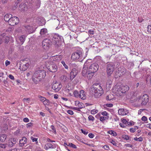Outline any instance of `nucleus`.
Returning <instances> with one entry per match:
<instances>
[{
	"mask_svg": "<svg viewBox=\"0 0 151 151\" xmlns=\"http://www.w3.org/2000/svg\"><path fill=\"white\" fill-rule=\"evenodd\" d=\"M121 120H122V122L123 123H124L125 124H126L127 123H128L126 119H121Z\"/></svg>",
	"mask_w": 151,
	"mask_h": 151,
	"instance_id": "59",
	"label": "nucleus"
},
{
	"mask_svg": "<svg viewBox=\"0 0 151 151\" xmlns=\"http://www.w3.org/2000/svg\"><path fill=\"white\" fill-rule=\"evenodd\" d=\"M20 134V131L19 129L17 130L14 132V134L16 135H18Z\"/></svg>",
	"mask_w": 151,
	"mask_h": 151,
	"instance_id": "43",
	"label": "nucleus"
},
{
	"mask_svg": "<svg viewBox=\"0 0 151 151\" xmlns=\"http://www.w3.org/2000/svg\"><path fill=\"white\" fill-rule=\"evenodd\" d=\"M136 131V128H131L130 129V131L132 133Z\"/></svg>",
	"mask_w": 151,
	"mask_h": 151,
	"instance_id": "62",
	"label": "nucleus"
},
{
	"mask_svg": "<svg viewBox=\"0 0 151 151\" xmlns=\"http://www.w3.org/2000/svg\"><path fill=\"white\" fill-rule=\"evenodd\" d=\"M114 65L113 63L108 64L107 66L106 71L108 77H109L112 73L114 69Z\"/></svg>",
	"mask_w": 151,
	"mask_h": 151,
	"instance_id": "8",
	"label": "nucleus"
},
{
	"mask_svg": "<svg viewBox=\"0 0 151 151\" xmlns=\"http://www.w3.org/2000/svg\"><path fill=\"white\" fill-rule=\"evenodd\" d=\"M50 38L52 40V42L57 46H59L61 42L63 41V37L59 35H51Z\"/></svg>",
	"mask_w": 151,
	"mask_h": 151,
	"instance_id": "5",
	"label": "nucleus"
},
{
	"mask_svg": "<svg viewBox=\"0 0 151 151\" xmlns=\"http://www.w3.org/2000/svg\"><path fill=\"white\" fill-rule=\"evenodd\" d=\"M103 148H104V149L106 150H108L109 149V146L108 145H104L103 147Z\"/></svg>",
	"mask_w": 151,
	"mask_h": 151,
	"instance_id": "61",
	"label": "nucleus"
},
{
	"mask_svg": "<svg viewBox=\"0 0 151 151\" xmlns=\"http://www.w3.org/2000/svg\"><path fill=\"white\" fill-rule=\"evenodd\" d=\"M87 61H86L84 63L83 67V68L82 71V75L83 76L86 77V76L87 75L88 70L87 69V68L86 66L87 65Z\"/></svg>",
	"mask_w": 151,
	"mask_h": 151,
	"instance_id": "14",
	"label": "nucleus"
},
{
	"mask_svg": "<svg viewBox=\"0 0 151 151\" xmlns=\"http://www.w3.org/2000/svg\"><path fill=\"white\" fill-rule=\"evenodd\" d=\"M129 89V87L127 85L121 86L116 85L112 88V92L117 96H120L127 91Z\"/></svg>",
	"mask_w": 151,
	"mask_h": 151,
	"instance_id": "2",
	"label": "nucleus"
},
{
	"mask_svg": "<svg viewBox=\"0 0 151 151\" xmlns=\"http://www.w3.org/2000/svg\"><path fill=\"white\" fill-rule=\"evenodd\" d=\"M46 76L45 71L44 70L39 69L36 70L32 77V79L35 84L38 83L42 79Z\"/></svg>",
	"mask_w": 151,
	"mask_h": 151,
	"instance_id": "1",
	"label": "nucleus"
},
{
	"mask_svg": "<svg viewBox=\"0 0 151 151\" xmlns=\"http://www.w3.org/2000/svg\"><path fill=\"white\" fill-rule=\"evenodd\" d=\"M78 73V71L75 68L73 69L70 73V78L72 80L75 77Z\"/></svg>",
	"mask_w": 151,
	"mask_h": 151,
	"instance_id": "15",
	"label": "nucleus"
},
{
	"mask_svg": "<svg viewBox=\"0 0 151 151\" xmlns=\"http://www.w3.org/2000/svg\"><path fill=\"white\" fill-rule=\"evenodd\" d=\"M110 142L112 143L114 145L116 146V143L113 140H112L111 142Z\"/></svg>",
	"mask_w": 151,
	"mask_h": 151,
	"instance_id": "64",
	"label": "nucleus"
},
{
	"mask_svg": "<svg viewBox=\"0 0 151 151\" xmlns=\"http://www.w3.org/2000/svg\"><path fill=\"white\" fill-rule=\"evenodd\" d=\"M62 58V56L60 55H56L55 56H52L50 58L51 61H59Z\"/></svg>",
	"mask_w": 151,
	"mask_h": 151,
	"instance_id": "17",
	"label": "nucleus"
},
{
	"mask_svg": "<svg viewBox=\"0 0 151 151\" xmlns=\"http://www.w3.org/2000/svg\"><path fill=\"white\" fill-rule=\"evenodd\" d=\"M149 97L146 94H145L142 96H139L137 98V101L141 102L142 106H145L149 101Z\"/></svg>",
	"mask_w": 151,
	"mask_h": 151,
	"instance_id": "7",
	"label": "nucleus"
},
{
	"mask_svg": "<svg viewBox=\"0 0 151 151\" xmlns=\"http://www.w3.org/2000/svg\"><path fill=\"white\" fill-rule=\"evenodd\" d=\"M7 137L6 135L4 134H0V141L2 142L5 141Z\"/></svg>",
	"mask_w": 151,
	"mask_h": 151,
	"instance_id": "26",
	"label": "nucleus"
},
{
	"mask_svg": "<svg viewBox=\"0 0 151 151\" xmlns=\"http://www.w3.org/2000/svg\"><path fill=\"white\" fill-rule=\"evenodd\" d=\"M92 94L95 97L97 98L101 96L103 93V89L99 84H94L91 88Z\"/></svg>",
	"mask_w": 151,
	"mask_h": 151,
	"instance_id": "3",
	"label": "nucleus"
},
{
	"mask_svg": "<svg viewBox=\"0 0 151 151\" xmlns=\"http://www.w3.org/2000/svg\"><path fill=\"white\" fill-rule=\"evenodd\" d=\"M94 73H93V72L89 71V70H88V73L87 75L86 76V77H87L88 79H91L94 75Z\"/></svg>",
	"mask_w": 151,
	"mask_h": 151,
	"instance_id": "28",
	"label": "nucleus"
},
{
	"mask_svg": "<svg viewBox=\"0 0 151 151\" xmlns=\"http://www.w3.org/2000/svg\"><path fill=\"white\" fill-rule=\"evenodd\" d=\"M51 41L49 39H45L42 42V45L43 48L45 50L48 49L51 45Z\"/></svg>",
	"mask_w": 151,
	"mask_h": 151,
	"instance_id": "9",
	"label": "nucleus"
},
{
	"mask_svg": "<svg viewBox=\"0 0 151 151\" xmlns=\"http://www.w3.org/2000/svg\"><path fill=\"white\" fill-rule=\"evenodd\" d=\"M23 120L25 122H29V119L27 118H24L23 119Z\"/></svg>",
	"mask_w": 151,
	"mask_h": 151,
	"instance_id": "58",
	"label": "nucleus"
},
{
	"mask_svg": "<svg viewBox=\"0 0 151 151\" xmlns=\"http://www.w3.org/2000/svg\"><path fill=\"white\" fill-rule=\"evenodd\" d=\"M81 131L82 133H83L85 135H86L88 133V132L86 131L85 130H83V129H81Z\"/></svg>",
	"mask_w": 151,
	"mask_h": 151,
	"instance_id": "54",
	"label": "nucleus"
},
{
	"mask_svg": "<svg viewBox=\"0 0 151 151\" xmlns=\"http://www.w3.org/2000/svg\"><path fill=\"white\" fill-rule=\"evenodd\" d=\"M55 146V145L53 144H52L50 143H49L46 144L45 145V149L46 150H47L48 149L50 148H53Z\"/></svg>",
	"mask_w": 151,
	"mask_h": 151,
	"instance_id": "23",
	"label": "nucleus"
},
{
	"mask_svg": "<svg viewBox=\"0 0 151 151\" xmlns=\"http://www.w3.org/2000/svg\"><path fill=\"white\" fill-rule=\"evenodd\" d=\"M108 133L112 135L113 136H116L117 135V133L114 131L109 130L108 132Z\"/></svg>",
	"mask_w": 151,
	"mask_h": 151,
	"instance_id": "33",
	"label": "nucleus"
},
{
	"mask_svg": "<svg viewBox=\"0 0 151 151\" xmlns=\"http://www.w3.org/2000/svg\"><path fill=\"white\" fill-rule=\"evenodd\" d=\"M22 70H25L28 68L29 67V63H24L23 62V63L22 64H22H21L20 67L22 66Z\"/></svg>",
	"mask_w": 151,
	"mask_h": 151,
	"instance_id": "22",
	"label": "nucleus"
},
{
	"mask_svg": "<svg viewBox=\"0 0 151 151\" xmlns=\"http://www.w3.org/2000/svg\"><path fill=\"white\" fill-rule=\"evenodd\" d=\"M25 37L24 35H22L19 38V40L20 41L21 45H22L24 42Z\"/></svg>",
	"mask_w": 151,
	"mask_h": 151,
	"instance_id": "30",
	"label": "nucleus"
},
{
	"mask_svg": "<svg viewBox=\"0 0 151 151\" xmlns=\"http://www.w3.org/2000/svg\"><path fill=\"white\" fill-rule=\"evenodd\" d=\"M122 137L123 139L126 140H129V136L127 135H123Z\"/></svg>",
	"mask_w": 151,
	"mask_h": 151,
	"instance_id": "36",
	"label": "nucleus"
},
{
	"mask_svg": "<svg viewBox=\"0 0 151 151\" xmlns=\"http://www.w3.org/2000/svg\"><path fill=\"white\" fill-rule=\"evenodd\" d=\"M43 104L45 105H48L50 104V101L46 99L43 102Z\"/></svg>",
	"mask_w": 151,
	"mask_h": 151,
	"instance_id": "38",
	"label": "nucleus"
},
{
	"mask_svg": "<svg viewBox=\"0 0 151 151\" xmlns=\"http://www.w3.org/2000/svg\"><path fill=\"white\" fill-rule=\"evenodd\" d=\"M147 80L150 81V83H151V73L147 77Z\"/></svg>",
	"mask_w": 151,
	"mask_h": 151,
	"instance_id": "53",
	"label": "nucleus"
},
{
	"mask_svg": "<svg viewBox=\"0 0 151 151\" xmlns=\"http://www.w3.org/2000/svg\"><path fill=\"white\" fill-rule=\"evenodd\" d=\"M30 101V98L25 99L24 98L23 99V101L24 102H26L27 103H29V102Z\"/></svg>",
	"mask_w": 151,
	"mask_h": 151,
	"instance_id": "46",
	"label": "nucleus"
},
{
	"mask_svg": "<svg viewBox=\"0 0 151 151\" xmlns=\"http://www.w3.org/2000/svg\"><path fill=\"white\" fill-rule=\"evenodd\" d=\"M31 139L32 140L33 142H36L37 143V138L31 137Z\"/></svg>",
	"mask_w": 151,
	"mask_h": 151,
	"instance_id": "49",
	"label": "nucleus"
},
{
	"mask_svg": "<svg viewBox=\"0 0 151 151\" xmlns=\"http://www.w3.org/2000/svg\"><path fill=\"white\" fill-rule=\"evenodd\" d=\"M99 66L97 63H93L89 67L88 70L95 73L98 70Z\"/></svg>",
	"mask_w": 151,
	"mask_h": 151,
	"instance_id": "11",
	"label": "nucleus"
},
{
	"mask_svg": "<svg viewBox=\"0 0 151 151\" xmlns=\"http://www.w3.org/2000/svg\"><path fill=\"white\" fill-rule=\"evenodd\" d=\"M128 111L126 109H120L118 110V113L119 115H125L128 113Z\"/></svg>",
	"mask_w": 151,
	"mask_h": 151,
	"instance_id": "16",
	"label": "nucleus"
},
{
	"mask_svg": "<svg viewBox=\"0 0 151 151\" xmlns=\"http://www.w3.org/2000/svg\"><path fill=\"white\" fill-rule=\"evenodd\" d=\"M9 37L6 36L4 39V41L5 42L8 43L9 41Z\"/></svg>",
	"mask_w": 151,
	"mask_h": 151,
	"instance_id": "51",
	"label": "nucleus"
},
{
	"mask_svg": "<svg viewBox=\"0 0 151 151\" xmlns=\"http://www.w3.org/2000/svg\"><path fill=\"white\" fill-rule=\"evenodd\" d=\"M10 20L8 22V24L11 26H14L17 24L19 22V19L18 18L16 17H10Z\"/></svg>",
	"mask_w": 151,
	"mask_h": 151,
	"instance_id": "10",
	"label": "nucleus"
},
{
	"mask_svg": "<svg viewBox=\"0 0 151 151\" xmlns=\"http://www.w3.org/2000/svg\"><path fill=\"white\" fill-rule=\"evenodd\" d=\"M18 139L16 138H11L6 143L8 149L14 146L17 142Z\"/></svg>",
	"mask_w": 151,
	"mask_h": 151,
	"instance_id": "12",
	"label": "nucleus"
},
{
	"mask_svg": "<svg viewBox=\"0 0 151 151\" xmlns=\"http://www.w3.org/2000/svg\"><path fill=\"white\" fill-rule=\"evenodd\" d=\"M88 119L89 121H93L94 120V118L92 115H90L88 117Z\"/></svg>",
	"mask_w": 151,
	"mask_h": 151,
	"instance_id": "39",
	"label": "nucleus"
},
{
	"mask_svg": "<svg viewBox=\"0 0 151 151\" xmlns=\"http://www.w3.org/2000/svg\"><path fill=\"white\" fill-rule=\"evenodd\" d=\"M47 68L51 72H55L57 70V67L55 64L52 61L49 60L45 62Z\"/></svg>",
	"mask_w": 151,
	"mask_h": 151,
	"instance_id": "6",
	"label": "nucleus"
},
{
	"mask_svg": "<svg viewBox=\"0 0 151 151\" xmlns=\"http://www.w3.org/2000/svg\"><path fill=\"white\" fill-rule=\"evenodd\" d=\"M40 33L42 37H44L45 35L47 34V29L45 28L42 29L40 30Z\"/></svg>",
	"mask_w": 151,
	"mask_h": 151,
	"instance_id": "21",
	"label": "nucleus"
},
{
	"mask_svg": "<svg viewBox=\"0 0 151 151\" xmlns=\"http://www.w3.org/2000/svg\"><path fill=\"white\" fill-rule=\"evenodd\" d=\"M80 91L79 92L77 90H75L73 92L74 96L76 98H80Z\"/></svg>",
	"mask_w": 151,
	"mask_h": 151,
	"instance_id": "31",
	"label": "nucleus"
},
{
	"mask_svg": "<svg viewBox=\"0 0 151 151\" xmlns=\"http://www.w3.org/2000/svg\"><path fill=\"white\" fill-rule=\"evenodd\" d=\"M26 31L29 34L33 32V29L32 27L28 25L25 27Z\"/></svg>",
	"mask_w": 151,
	"mask_h": 151,
	"instance_id": "20",
	"label": "nucleus"
},
{
	"mask_svg": "<svg viewBox=\"0 0 151 151\" xmlns=\"http://www.w3.org/2000/svg\"><path fill=\"white\" fill-rule=\"evenodd\" d=\"M141 119L142 121H145L147 120V118L145 116H143L142 117Z\"/></svg>",
	"mask_w": 151,
	"mask_h": 151,
	"instance_id": "57",
	"label": "nucleus"
},
{
	"mask_svg": "<svg viewBox=\"0 0 151 151\" xmlns=\"http://www.w3.org/2000/svg\"><path fill=\"white\" fill-rule=\"evenodd\" d=\"M19 7L21 8L22 10L25 11L27 9V6L26 4H23L20 5Z\"/></svg>",
	"mask_w": 151,
	"mask_h": 151,
	"instance_id": "29",
	"label": "nucleus"
},
{
	"mask_svg": "<svg viewBox=\"0 0 151 151\" xmlns=\"http://www.w3.org/2000/svg\"><path fill=\"white\" fill-rule=\"evenodd\" d=\"M12 16V15L11 14H6L4 17V20L6 22H9V20H10V17H11Z\"/></svg>",
	"mask_w": 151,
	"mask_h": 151,
	"instance_id": "24",
	"label": "nucleus"
},
{
	"mask_svg": "<svg viewBox=\"0 0 151 151\" xmlns=\"http://www.w3.org/2000/svg\"><path fill=\"white\" fill-rule=\"evenodd\" d=\"M134 139L135 140L140 142L142 141L143 140L142 138L141 137H140L139 138H137V137H135L134 138Z\"/></svg>",
	"mask_w": 151,
	"mask_h": 151,
	"instance_id": "35",
	"label": "nucleus"
},
{
	"mask_svg": "<svg viewBox=\"0 0 151 151\" xmlns=\"http://www.w3.org/2000/svg\"><path fill=\"white\" fill-rule=\"evenodd\" d=\"M68 146L75 149H76L77 148L76 146L75 145L73 144L72 143H68Z\"/></svg>",
	"mask_w": 151,
	"mask_h": 151,
	"instance_id": "37",
	"label": "nucleus"
},
{
	"mask_svg": "<svg viewBox=\"0 0 151 151\" xmlns=\"http://www.w3.org/2000/svg\"><path fill=\"white\" fill-rule=\"evenodd\" d=\"M35 6L37 8H39L40 5L41 1L40 0H35L34 1Z\"/></svg>",
	"mask_w": 151,
	"mask_h": 151,
	"instance_id": "27",
	"label": "nucleus"
},
{
	"mask_svg": "<svg viewBox=\"0 0 151 151\" xmlns=\"http://www.w3.org/2000/svg\"><path fill=\"white\" fill-rule=\"evenodd\" d=\"M7 151H17V149L16 148H14V149H10V148H9L7 150Z\"/></svg>",
	"mask_w": 151,
	"mask_h": 151,
	"instance_id": "55",
	"label": "nucleus"
},
{
	"mask_svg": "<svg viewBox=\"0 0 151 151\" xmlns=\"http://www.w3.org/2000/svg\"><path fill=\"white\" fill-rule=\"evenodd\" d=\"M61 63L63 65V66L65 68H66V69H68V66H67V65L65 64V62L64 61H62Z\"/></svg>",
	"mask_w": 151,
	"mask_h": 151,
	"instance_id": "42",
	"label": "nucleus"
},
{
	"mask_svg": "<svg viewBox=\"0 0 151 151\" xmlns=\"http://www.w3.org/2000/svg\"><path fill=\"white\" fill-rule=\"evenodd\" d=\"M51 129H52L53 131V132L55 134H56V130L55 127L53 125H51Z\"/></svg>",
	"mask_w": 151,
	"mask_h": 151,
	"instance_id": "52",
	"label": "nucleus"
},
{
	"mask_svg": "<svg viewBox=\"0 0 151 151\" xmlns=\"http://www.w3.org/2000/svg\"><path fill=\"white\" fill-rule=\"evenodd\" d=\"M62 85L56 82L53 84L52 88V89L55 91L58 92L60 89Z\"/></svg>",
	"mask_w": 151,
	"mask_h": 151,
	"instance_id": "13",
	"label": "nucleus"
},
{
	"mask_svg": "<svg viewBox=\"0 0 151 151\" xmlns=\"http://www.w3.org/2000/svg\"><path fill=\"white\" fill-rule=\"evenodd\" d=\"M75 105L76 106H78L79 107H80L79 104H80V102L78 101H76L75 102Z\"/></svg>",
	"mask_w": 151,
	"mask_h": 151,
	"instance_id": "60",
	"label": "nucleus"
},
{
	"mask_svg": "<svg viewBox=\"0 0 151 151\" xmlns=\"http://www.w3.org/2000/svg\"><path fill=\"white\" fill-rule=\"evenodd\" d=\"M98 111V110L93 109L91 111V114H95L96 113H97Z\"/></svg>",
	"mask_w": 151,
	"mask_h": 151,
	"instance_id": "48",
	"label": "nucleus"
},
{
	"mask_svg": "<svg viewBox=\"0 0 151 151\" xmlns=\"http://www.w3.org/2000/svg\"><path fill=\"white\" fill-rule=\"evenodd\" d=\"M94 135L93 134L91 133H89L88 134L89 137L91 138H93L94 137Z\"/></svg>",
	"mask_w": 151,
	"mask_h": 151,
	"instance_id": "56",
	"label": "nucleus"
},
{
	"mask_svg": "<svg viewBox=\"0 0 151 151\" xmlns=\"http://www.w3.org/2000/svg\"><path fill=\"white\" fill-rule=\"evenodd\" d=\"M27 142V138L25 137H23L19 141V145L21 147L24 146Z\"/></svg>",
	"mask_w": 151,
	"mask_h": 151,
	"instance_id": "18",
	"label": "nucleus"
},
{
	"mask_svg": "<svg viewBox=\"0 0 151 151\" xmlns=\"http://www.w3.org/2000/svg\"><path fill=\"white\" fill-rule=\"evenodd\" d=\"M35 0H27V2L29 5V7L30 8L35 6L34 1Z\"/></svg>",
	"mask_w": 151,
	"mask_h": 151,
	"instance_id": "25",
	"label": "nucleus"
},
{
	"mask_svg": "<svg viewBox=\"0 0 151 151\" xmlns=\"http://www.w3.org/2000/svg\"><path fill=\"white\" fill-rule=\"evenodd\" d=\"M80 98L81 99L84 100L86 98L85 93L83 90H81L80 91Z\"/></svg>",
	"mask_w": 151,
	"mask_h": 151,
	"instance_id": "19",
	"label": "nucleus"
},
{
	"mask_svg": "<svg viewBox=\"0 0 151 151\" xmlns=\"http://www.w3.org/2000/svg\"><path fill=\"white\" fill-rule=\"evenodd\" d=\"M38 97L40 98V101L43 102L46 99L45 97H42L41 96H39Z\"/></svg>",
	"mask_w": 151,
	"mask_h": 151,
	"instance_id": "41",
	"label": "nucleus"
},
{
	"mask_svg": "<svg viewBox=\"0 0 151 151\" xmlns=\"http://www.w3.org/2000/svg\"><path fill=\"white\" fill-rule=\"evenodd\" d=\"M111 95H109L107 96L106 97V99L107 101H110L112 99V98L111 97Z\"/></svg>",
	"mask_w": 151,
	"mask_h": 151,
	"instance_id": "45",
	"label": "nucleus"
},
{
	"mask_svg": "<svg viewBox=\"0 0 151 151\" xmlns=\"http://www.w3.org/2000/svg\"><path fill=\"white\" fill-rule=\"evenodd\" d=\"M109 118V117H104L103 116H101L100 117V120L101 122H103L105 120L108 119Z\"/></svg>",
	"mask_w": 151,
	"mask_h": 151,
	"instance_id": "32",
	"label": "nucleus"
},
{
	"mask_svg": "<svg viewBox=\"0 0 151 151\" xmlns=\"http://www.w3.org/2000/svg\"><path fill=\"white\" fill-rule=\"evenodd\" d=\"M101 114L103 116H106V117H109L108 116V114L107 112L106 111H104V112H101Z\"/></svg>",
	"mask_w": 151,
	"mask_h": 151,
	"instance_id": "40",
	"label": "nucleus"
},
{
	"mask_svg": "<svg viewBox=\"0 0 151 151\" xmlns=\"http://www.w3.org/2000/svg\"><path fill=\"white\" fill-rule=\"evenodd\" d=\"M9 77L12 80H14V76L11 74L9 75Z\"/></svg>",
	"mask_w": 151,
	"mask_h": 151,
	"instance_id": "63",
	"label": "nucleus"
},
{
	"mask_svg": "<svg viewBox=\"0 0 151 151\" xmlns=\"http://www.w3.org/2000/svg\"><path fill=\"white\" fill-rule=\"evenodd\" d=\"M147 32L150 33H151V25H148L147 27Z\"/></svg>",
	"mask_w": 151,
	"mask_h": 151,
	"instance_id": "44",
	"label": "nucleus"
},
{
	"mask_svg": "<svg viewBox=\"0 0 151 151\" xmlns=\"http://www.w3.org/2000/svg\"><path fill=\"white\" fill-rule=\"evenodd\" d=\"M0 147L1 148L6 149V150H8V149L6 143L4 144L2 143L0 144Z\"/></svg>",
	"mask_w": 151,
	"mask_h": 151,
	"instance_id": "34",
	"label": "nucleus"
},
{
	"mask_svg": "<svg viewBox=\"0 0 151 151\" xmlns=\"http://www.w3.org/2000/svg\"><path fill=\"white\" fill-rule=\"evenodd\" d=\"M67 112L68 113L71 115H73L74 114L73 111L70 110H68Z\"/></svg>",
	"mask_w": 151,
	"mask_h": 151,
	"instance_id": "50",
	"label": "nucleus"
},
{
	"mask_svg": "<svg viewBox=\"0 0 151 151\" xmlns=\"http://www.w3.org/2000/svg\"><path fill=\"white\" fill-rule=\"evenodd\" d=\"M82 108V107H80L79 108H78V107H72L71 108L72 109H74V110H76L77 111H80V109H81Z\"/></svg>",
	"mask_w": 151,
	"mask_h": 151,
	"instance_id": "47",
	"label": "nucleus"
},
{
	"mask_svg": "<svg viewBox=\"0 0 151 151\" xmlns=\"http://www.w3.org/2000/svg\"><path fill=\"white\" fill-rule=\"evenodd\" d=\"M71 58L73 60L82 61L84 58L83 50L80 49L76 50L75 52L73 53Z\"/></svg>",
	"mask_w": 151,
	"mask_h": 151,
	"instance_id": "4",
	"label": "nucleus"
}]
</instances>
